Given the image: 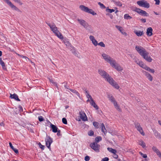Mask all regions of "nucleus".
<instances>
[{
  "label": "nucleus",
  "mask_w": 161,
  "mask_h": 161,
  "mask_svg": "<svg viewBox=\"0 0 161 161\" xmlns=\"http://www.w3.org/2000/svg\"><path fill=\"white\" fill-rule=\"evenodd\" d=\"M101 128L102 131L103 132L105 135H106L107 133V131L103 123H102L101 125Z\"/></svg>",
  "instance_id": "obj_24"
},
{
  "label": "nucleus",
  "mask_w": 161,
  "mask_h": 161,
  "mask_svg": "<svg viewBox=\"0 0 161 161\" xmlns=\"http://www.w3.org/2000/svg\"><path fill=\"white\" fill-rule=\"evenodd\" d=\"M107 15H108V14H107ZM108 16H109V17L110 18V19H113V15H112L111 14H108Z\"/></svg>",
  "instance_id": "obj_58"
},
{
  "label": "nucleus",
  "mask_w": 161,
  "mask_h": 161,
  "mask_svg": "<svg viewBox=\"0 0 161 161\" xmlns=\"http://www.w3.org/2000/svg\"><path fill=\"white\" fill-rule=\"evenodd\" d=\"M115 27L120 31L122 34L125 36H127V33L125 32L124 30L122 27L120 26L116 25Z\"/></svg>",
  "instance_id": "obj_16"
},
{
  "label": "nucleus",
  "mask_w": 161,
  "mask_h": 161,
  "mask_svg": "<svg viewBox=\"0 0 161 161\" xmlns=\"http://www.w3.org/2000/svg\"><path fill=\"white\" fill-rule=\"evenodd\" d=\"M108 150L110 152L112 153L113 154L116 153L117 151L116 150L112 148L108 147Z\"/></svg>",
  "instance_id": "obj_30"
},
{
  "label": "nucleus",
  "mask_w": 161,
  "mask_h": 161,
  "mask_svg": "<svg viewBox=\"0 0 161 161\" xmlns=\"http://www.w3.org/2000/svg\"><path fill=\"white\" fill-rule=\"evenodd\" d=\"M137 64L143 69H144L145 70L148 71L151 73H153L154 72V69H150L149 67L147 66L142 61H140Z\"/></svg>",
  "instance_id": "obj_7"
},
{
  "label": "nucleus",
  "mask_w": 161,
  "mask_h": 161,
  "mask_svg": "<svg viewBox=\"0 0 161 161\" xmlns=\"http://www.w3.org/2000/svg\"><path fill=\"white\" fill-rule=\"evenodd\" d=\"M103 58L107 63L110 64L113 68H114L118 71H122L123 69V68L120 65L117 63L116 60L108 55L105 53L102 54Z\"/></svg>",
  "instance_id": "obj_1"
},
{
  "label": "nucleus",
  "mask_w": 161,
  "mask_h": 161,
  "mask_svg": "<svg viewBox=\"0 0 161 161\" xmlns=\"http://www.w3.org/2000/svg\"><path fill=\"white\" fill-rule=\"evenodd\" d=\"M155 2V4L158 5L160 4V1L159 0H154Z\"/></svg>",
  "instance_id": "obj_49"
},
{
  "label": "nucleus",
  "mask_w": 161,
  "mask_h": 161,
  "mask_svg": "<svg viewBox=\"0 0 161 161\" xmlns=\"http://www.w3.org/2000/svg\"><path fill=\"white\" fill-rule=\"evenodd\" d=\"M4 1L12 8L13 10L19 11V9L14 5L9 0H4Z\"/></svg>",
  "instance_id": "obj_10"
},
{
  "label": "nucleus",
  "mask_w": 161,
  "mask_h": 161,
  "mask_svg": "<svg viewBox=\"0 0 161 161\" xmlns=\"http://www.w3.org/2000/svg\"><path fill=\"white\" fill-rule=\"evenodd\" d=\"M23 58L24 59L26 60V61H27L28 60L29 61H30V60L29 58H28L26 56H25V57H23Z\"/></svg>",
  "instance_id": "obj_54"
},
{
  "label": "nucleus",
  "mask_w": 161,
  "mask_h": 161,
  "mask_svg": "<svg viewBox=\"0 0 161 161\" xmlns=\"http://www.w3.org/2000/svg\"><path fill=\"white\" fill-rule=\"evenodd\" d=\"M50 81L53 84H55V83L52 80L50 79Z\"/></svg>",
  "instance_id": "obj_60"
},
{
  "label": "nucleus",
  "mask_w": 161,
  "mask_h": 161,
  "mask_svg": "<svg viewBox=\"0 0 161 161\" xmlns=\"http://www.w3.org/2000/svg\"><path fill=\"white\" fill-rule=\"evenodd\" d=\"M124 18L126 19H132V17L130 16L128 14H125L124 16Z\"/></svg>",
  "instance_id": "obj_36"
},
{
  "label": "nucleus",
  "mask_w": 161,
  "mask_h": 161,
  "mask_svg": "<svg viewBox=\"0 0 161 161\" xmlns=\"http://www.w3.org/2000/svg\"><path fill=\"white\" fill-rule=\"evenodd\" d=\"M38 119L40 122L44 120V118L41 116H39L38 117Z\"/></svg>",
  "instance_id": "obj_42"
},
{
  "label": "nucleus",
  "mask_w": 161,
  "mask_h": 161,
  "mask_svg": "<svg viewBox=\"0 0 161 161\" xmlns=\"http://www.w3.org/2000/svg\"><path fill=\"white\" fill-rule=\"evenodd\" d=\"M142 57L148 62H151L152 61V59L150 56L148 55V53L147 52Z\"/></svg>",
  "instance_id": "obj_14"
},
{
  "label": "nucleus",
  "mask_w": 161,
  "mask_h": 161,
  "mask_svg": "<svg viewBox=\"0 0 161 161\" xmlns=\"http://www.w3.org/2000/svg\"><path fill=\"white\" fill-rule=\"evenodd\" d=\"M62 122L64 124H67V121L66 119L64 118L62 119Z\"/></svg>",
  "instance_id": "obj_43"
},
{
  "label": "nucleus",
  "mask_w": 161,
  "mask_h": 161,
  "mask_svg": "<svg viewBox=\"0 0 161 161\" xmlns=\"http://www.w3.org/2000/svg\"><path fill=\"white\" fill-rule=\"evenodd\" d=\"M158 123L161 126V121L159 120L158 121Z\"/></svg>",
  "instance_id": "obj_61"
},
{
  "label": "nucleus",
  "mask_w": 161,
  "mask_h": 161,
  "mask_svg": "<svg viewBox=\"0 0 161 161\" xmlns=\"http://www.w3.org/2000/svg\"><path fill=\"white\" fill-rule=\"evenodd\" d=\"M109 160V158L108 157H105L102 159L101 161H108Z\"/></svg>",
  "instance_id": "obj_46"
},
{
  "label": "nucleus",
  "mask_w": 161,
  "mask_h": 161,
  "mask_svg": "<svg viewBox=\"0 0 161 161\" xmlns=\"http://www.w3.org/2000/svg\"><path fill=\"white\" fill-rule=\"evenodd\" d=\"M0 64L2 65L3 69H6L5 66L4 62L2 60V58H0Z\"/></svg>",
  "instance_id": "obj_33"
},
{
  "label": "nucleus",
  "mask_w": 161,
  "mask_h": 161,
  "mask_svg": "<svg viewBox=\"0 0 161 161\" xmlns=\"http://www.w3.org/2000/svg\"><path fill=\"white\" fill-rule=\"evenodd\" d=\"M139 154L143 158H146L147 157V155L146 154H143L142 152H139Z\"/></svg>",
  "instance_id": "obj_41"
},
{
  "label": "nucleus",
  "mask_w": 161,
  "mask_h": 161,
  "mask_svg": "<svg viewBox=\"0 0 161 161\" xmlns=\"http://www.w3.org/2000/svg\"><path fill=\"white\" fill-rule=\"evenodd\" d=\"M135 125L136 128L137 130L139 131V132L142 135L144 136L145 133L144 132L143 129L142 127H141L139 123H135Z\"/></svg>",
  "instance_id": "obj_11"
},
{
  "label": "nucleus",
  "mask_w": 161,
  "mask_h": 161,
  "mask_svg": "<svg viewBox=\"0 0 161 161\" xmlns=\"http://www.w3.org/2000/svg\"><path fill=\"white\" fill-rule=\"evenodd\" d=\"M89 39L92 41V43L94 46H96L97 45L98 42L93 36H89Z\"/></svg>",
  "instance_id": "obj_15"
},
{
  "label": "nucleus",
  "mask_w": 161,
  "mask_h": 161,
  "mask_svg": "<svg viewBox=\"0 0 161 161\" xmlns=\"http://www.w3.org/2000/svg\"><path fill=\"white\" fill-rule=\"evenodd\" d=\"M115 108L119 111H121V109L120 108L119 105L117 103V102H115L114 104Z\"/></svg>",
  "instance_id": "obj_26"
},
{
  "label": "nucleus",
  "mask_w": 161,
  "mask_h": 161,
  "mask_svg": "<svg viewBox=\"0 0 161 161\" xmlns=\"http://www.w3.org/2000/svg\"><path fill=\"white\" fill-rule=\"evenodd\" d=\"M136 49L142 56L147 52L145 49L141 46H136Z\"/></svg>",
  "instance_id": "obj_8"
},
{
  "label": "nucleus",
  "mask_w": 161,
  "mask_h": 161,
  "mask_svg": "<svg viewBox=\"0 0 161 161\" xmlns=\"http://www.w3.org/2000/svg\"><path fill=\"white\" fill-rule=\"evenodd\" d=\"M91 147L96 152H99L100 145L96 142L92 143L90 145Z\"/></svg>",
  "instance_id": "obj_9"
},
{
  "label": "nucleus",
  "mask_w": 161,
  "mask_h": 161,
  "mask_svg": "<svg viewBox=\"0 0 161 161\" xmlns=\"http://www.w3.org/2000/svg\"><path fill=\"white\" fill-rule=\"evenodd\" d=\"M10 97L12 99H14L17 101H20V100L19 98L18 95L16 94H10Z\"/></svg>",
  "instance_id": "obj_20"
},
{
  "label": "nucleus",
  "mask_w": 161,
  "mask_h": 161,
  "mask_svg": "<svg viewBox=\"0 0 161 161\" xmlns=\"http://www.w3.org/2000/svg\"><path fill=\"white\" fill-rule=\"evenodd\" d=\"M137 4L140 6L146 8H148L150 7L149 4L145 0L138 1L136 2Z\"/></svg>",
  "instance_id": "obj_6"
},
{
  "label": "nucleus",
  "mask_w": 161,
  "mask_h": 161,
  "mask_svg": "<svg viewBox=\"0 0 161 161\" xmlns=\"http://www.w3.org/2000/svg\"><path fill=\"white\" fill-rule=\"evenodd\" d=\"M69 90L73 93L77 95L79 97H80V95L79 92L76 90L69 89Z\"/></svg>",
  "instance_id": "obj_31"
},
{
  "label": "nucleus",
  "mask_w": 161,
  "mask_h": 161,
  "mask_svg": "<svg viewBox=\"0 0 161 161\" xmlns=\"http://www.w3.org/2000/svg\"><path fill=\"white\" fill-rule=\"evenodd\" d=\"M108 98L109 100L113 104L116 102L113 96L111 95H108Z\"/></svg>",
  "instance_id": "obj_22"
},
{
  "label": "nucleus",
  "mask_w": 161,
  "mask_h": 161,
  "mask_svg": "<svg viewBox=\"0 0 161 161\" xmlns=\"http://www.w3.org/2000/svg\"><path fill=\"white\" fill-rule=\"evenodd\" d=\"M142 9H140V8H136V7L135 8H134V9L133 10L134 11L137 12L139 14H140V13L142 11Z\"/></svg>",
  "instance_id": "obj_34"
},
{
  "label": "nucleus",
  "mask_w": 161,
  "mask_h": 161,
  "mask_svg": "<svg viewBox=\"0 0 161 161\" xmlns=\"http://www.w3.org/2000/svg\"><path fill=\"white\" fill-rule=\"evenodd\" d=\"M106 11L107 12L109 13H112L113 12H114L115 11V10L114 9H110L108 8V7H107L106 9Z\"/></svg>",
  "instance_id": "obj_37"
},
{
  "label": "nucleus",
  "mask_w": 161,
  "mask_h": 161,
  "mask_svg": "<svg viewBox=\"0 0 161 161\" xmlns=\"http://www.w3.org/2000/svg\"><path fill=\"white\" fill-rule=\"evenodd\" d=\"M19 108V110L20 111H23V108L21 106H19L18 107Z\"/></svg>",
  "instance_id": "obj_56"
},
{
  "label": "nucleus",
  "mask_w": 161,
  "mask_h": 161,
  "mask_svg": "<svg viewBox=\"0 0 161 161\" xmlns=\"http://www.w3.org/2000/svg\"><path fill=\"white\" fill-rule=\"evenodd\" d=\"M138 143L139 145L141 146L143 148L146 147L145 143L142 140H139L138 141Z\"/></svg>",
  "instance_id": "obj_27"
},
{
  "label": "nucleus",
  "mask_w": 161,
  "mask_h": 161,
  "mask_svg": "<svg viewBox=\"0 0 161 161\" xmlns=\"http://www.w3.org/2000/svg\"><path fill=\"white\" fill-rule=\"evenodd\" d=\"M46 145L48 148H50L51 144L53 142L52 139L49 136H47L45 139Z\"/></svg>",
  "instance_id": "obj_12"
},
{
  "label": "nucleus",
  "mask_w": 161,
  "mask_h": 161,
  "mask_svg": "<svg viewBox=\"0 0 161 161\" xmlns=\"http://www.w3.org/2000/svg\"><path fill=\"white\" fill-rule=\"evenodd\" d=\"M14 1V2L18 3L20 5H21L23 4L20 0H15Z\"/></svg>",
  "instance_id": "obj_47"
},
{
  "label": "nucleus",
  "mask_w": 161,
  "mask_h": 161,
  "mask_svg": "<svg viewBox=\"0 0 161 161\" xmlns=\"http://www.w3.org/2000/svg\"><path fill=\"white\" fill-rule=\"evenodd\" d=\"M134 60L135 62L137 64L138 63V62H139L140 61L139 59L136 58H134Z\"/></svg>",
  "instance_id": "obj_52"
},
{
  "label": "nucleus",
  "mask_w": 161,
  "mask_h": 161,
  "mask_svg": "<svg viewBox=\"0 0 161 161\" xmlns=\"http://www.w3.org/2000/svg\"><path fill=\"white\" fill-rule=\"evenodd\" d=\"M88 135L90 136H92L94 135V132L92 130H90L89 132H88Z\"/></svg>",
  "instance_id": "obj_45"
},
{
  "label": "nucleus",
  "mask_w": 161,
  "mask_h": 161,
  "mask_svg": "<svg viewBox=\"0 0 161 161\" xmlns=\"http://www.w3.org/2000/svg\"><path fill=\"white\" fill-rule=\"evenodd\" d=\"M50 123V127L52 129V131L54 133H56L58 131V128L56 127V126L52 124L51 123Z\"/></svg>",
  "instance_id": "obj_18"
},
{
  "label": "nucleus",
  "mask_w": 161,
  "mask_h": 161,
  "mask_svg": "<svg viewBox=\"0 0 161 161\" xmlns=\"http://www.w3.org/2000/svg\"><path fill=\"white\" fill-rule=\"evenodd\" d=\"M140 14L145 16H149V14L147 13L146 12L142 10L141 11Z\"/></svg>",
  "instance_id": "obj_29"
},
{
  "label": "nucleus",
  "mask_w": 161,
  "mask_h": 161,
  "mask_svg": "<svg viewBox=\"0 0 161 161\" xmlns=\"http://www.w3.org/2000/svg\"><path fill=\"white\" fill-rule=\"evenodd\" d=\"M85 160L86 161H88L90 160V157L88 156H86L85 158Z\"/></svg>",
  "instance_id": "obj_50"
},
{
  "label": "nucleus",
  "mask_w": 161,
  "mask_h": 161,
  "mask_svg": "<svg viewBox=\"0 0 161 161\" xmlns=\"http://www.w3.org/2000/svg\"><path fill=\"white\" fill-rule=\"evenodd\" d=\"M64 87H65V88H67V89H69V88L68 87H67V86H66V85H65V86H64Z\"/></svg>",
  "instance_id": "obj_64"
},
{
  "label": "nucleus",
  "mask_w": 161,
  "mask_h": 161,
  "mask_svg": "<svg viewBox=\"0 0 161 161\" xmlns=\"http://www.w3.org/2000/svg\"><path fill=\"white\" fill-rule=\"evenodd\" d=\"M87 102H90L91 100L90 99H88L87 100Z\"/></svg>",
  "instance_id": "obj_63"
},
{
  "label": "nucleus",
  "mask_w": 161,
  "mask_h": 161,
  "mask_svg": "<svg viewBox=\"0 0 161 161\" xmlns=\"http://www.w3.org/2000/svg\"><path fill=\"white\" fill-rule=\"evenodd\" d=\"M73 53H74V54L76 56H77L78 55V54L77 53H76V52L75 51H74V52H73Z\"/></svg>",
  "instance_id": "obj_59"
},
{
  "label": "nucleus",
  "mask_w": 161,
  "mask_h": 161,
  "mask_svg": "<svg viewBox=\"0 0 161 161\" xmlns=\"http://www.w3.org/2000/svg\"><path fill=\"white\" fill-rule=\"evenodd\" d=\"M140 20L143 23H145L146 22V19H141Z\"/></svg>",
  "instance_id": "obj_53"
},
{
  "label": "nucleus",
  "mask_w": 161,
  "mask_h": 161,
  "mask_svg": "<svg viewBox=\"0 0 161 161\" xmlns=\"http://www.w3.org/2000/svg\"><path fill=\"white\" fill-rule=\"evenodd\" d=\"M64 43L67 46H69L70 45V43L68 41H64Z\"/></svg>",
  "instance_id": "obj_44"
},
{
  "label": "nucleus",
  "mask_w": 161,
  "mask_h": 161,
  "mask_svg": "<svg viewBox=\"0 0 161 161\" xmlns=\"http://www.w3.org/2000/svg\"><path fill=\"white\" fill-rule=\"evenodd\" d=\"M90 103L92 106H93L96 110L98 109V107L97 105L96 104L94 101L93 100L92 101H91Z\"/></svg>",
  "instance_id": "obj_25"
},
{
  "label": "nucleus",
  "mask_w": 161,
  "mask_h": 161,
  "mask_svg": "<svg viewBox=\"0 0 161 161\" xmlns=\"http://www.w3.org/2000/svg\"><path fill=\"white\" fill-rule=\"evenodd\" d=\"M80 9L82 11L86 13L90 14L93 15H97V13L92 9L88 8L84 5H80L79 6Z\"/></svg>",
  "instance_id": "obj_4"
},
{
  "label": "nucleus",
  "mask_w": 161,
  "mask_h": 161,
  "mask_svg": "<svg viewBox=\"0 0 161 161\" xmlns=\"http://www.w3.org/2000/svg\"><path fill=\"white\" fill-rule=\"evenodd\" d=\"M153 29L151 27H149L148 28L147 30L146 33L147 35L149 36H152L153 35Z\"/></svg>",
  "instance_id": "obj_19"
},
{
  "label": "nucleus",
  "mask_w": 161,
  "mask_h": 161,
  "mask_svg": "<svg viewBox=\"0 0 161 161\" xmlns=\"http://www.w3.org/2000/svg\"><path fill=\"white\" fill-rule=\"evenodd\" d=\"M98 4L100 6L101 8L102 9L106 8V7L105 6L100 2L98 3Z\"/></svg>",
  "instance_id": "obj_38"
},
{
  "label": "nucleus",
  "mask_w": 161,
  "mask_h": 161,
  "mask_svg": "<svg viewBox=\"0 0 161 161\" xmlns=\"http://www.w3.org/2000/svg\"><path fill=\"white\" fill-rule=\"evenodd\" d=\"M18 55L20 56L22 58H23V57H25V56H23L22 55H20L19 54H18Z\"/></svg>",
  "instance_id": "obj_62"
},
{
  "label": "nucleus",
  "mask_w": 161,
  "mask_h": 161,
  "mask_svg": "<svg viewBox=\"0 0 161 161\" xmlns=\"http://www.w3.org/2000/svg\"><path fill=\"white\" fill-rule=\"evenodd\" d=\"M47 24L50 27L52 31L58 38L61 40L63 39L64 37L62 35L58 29V28L54 24H51L50 23H47Z\"/></svg>",
  "instance_id": "obj_3"
},
{
  "label": "nucleus",
  "mask_w": 161,
  "mask_h": 161,
  "mask_svg": "<svg viewBox=\"0 0 161 161\" xmlns=\"http://www.w3.org/2000/svg\"><path fill=\"white\" fill-rule=\"evenodd\" d=\"M40 147L42 149H44V146L43 145H42L40 143H39V145Z\"/></svg>",
  "instance_id": "obj_51"
},
{
  "label": "nucleus",
  "mask_w": 161,
  "mask_h": 161,
  "mask_svg": "<svg viewBox=\"0 0 161 161\" xmlns=\"http://www.w3.org/2000/svg\"><path fill=\"white\" fill-rule=\"evenodd\" d=\"M79 115L80 118L83 121L87 120V118L86 114L83 111H80L79 112Z\"/></svg>",
  "instance_id": "obj_13"
},
{
  "label": "nucleus",
  "mask_w": 161,
  "mask_h": 161,
  "mask_svg": "<svg viewBox=\"0 0 161 161\" xmlns=\"http://www.w3.org/2000/svg\"><path fill=\"white\" fill-rule=\"evenodd\" d=\"M77 21L85 29L87 30H90L91 26L85 20L82 19H78Z\"/></svg>",
  "instance_id": "obj_5"
},
{
  "label": "nucleus",
  "mask_w": 161,
  "mask_h": 161,
  "mask_svg": "<svg viewBox=\"0 0 161 161\" xmlns=\"http://www.w3.org/2000/svg\"><path fill=\"white\" fill-rule=\"evenodd\" d=\"M98 123L97 122H94L93 123V125L96 128H98Z\"/></svg>",
  "instance_id": "obj_40"
},
{
  "label": "nucleus",
  "mask_w": 161,
  "mask_h": 161,
  "mask_svg": "<svg viewBox=\"0 0 161 161\" xmlns=\"http://www.w3.org/2000/svg\"><path fill=\"white\" fill-rule=\"evenodd\" d=\"M113 157L115 158H118V155L116 153H115L114 154Z\"/></svg>",
  "instance_id": "obj_55"
},
{
  "label": "nucleus",
  "mask_w": 161,
  "mask_h": 161,
  "mask_svg": "<svg viewBox=\"0 0 161 161\" xmlns=\"http://www.w3.org/2000/svg\"><path fill=\"white\" fill-rule=\"evenodd\" d=\"M152 149L155 153H156L157 154L159 157L161 158V153L156 147H153Z\"/></svg>",
  "instance_id": "obj_17"
},
{
  "label": "nucleus",
  "mask_w": 161,
  "mask_h": 161,
  "mask_svg": "<svg viewBox=\"0 0 161 161\" xmlns=\"http://www.w3.org/2000/svg\"><path fill=\"white\" fill-rule=\"evenodd\" d=\"M57 135L58 136H59L60 135V131L59 130H58V131H57Z\"/></svg>",
  "instance_id": "obj_57"
},
{
  "label": "nucleus",
  "mask_w": 161,
  "mask_h": 161,
  "mask_svg": "<svg viewBox=\"0 0 161 161\" xmlns=\"http://www.w3.org/2000/svg\"><path fill=\"white\" fill-rule=\"evenodd\" d=\"M134 32L138 36H142L143 34V31H138L137 30H135L134 31Z\"/></svg>",
  "instance_id": "obj_23"
},
{
  "label": "nucleus",
  "mask_w": 161,
  "mask_h": 161,
  "mask_svg": "<svg viewBox=\"0 0 161 161\" xmlns=\"http://www.w3.org/2000/svg\"><path fill=\"white\" fill-rule=\"evenodd\" d=\"M85 93L86 97L88 99H90L91 101H92L93 100V99L92 97V96L91 95H90L89 92H88L86 90H85Z\"/></svg>",
  "instance_id": "obj_21"
},
{
  "label": "nucleus",
  "mask_w": 161,
  "mask_h": 161,
  "mask_svg": "<svg viewBox=\"0 0 161 161\" xmlns=\"http://www.w3.org/2000/svg\"><path fill=\"white\" fill-rule=\"evenodd\" d=\"M98 73L115 88L117 89H119V86L118 84L105 71L102 69H99L98 70Z\"/></svg>",
  "instance_id": "obj_2"
},
{
  "label": "nucleus",
  "mask_w": 161,
  "mask_h": 161,
  "mask_svg": "<svg viewBox=\"0 0 161 161\" xmlns=\"http://www.w3.org/2000/svg\"><path fill=\"white\" fill-rule=\"evenodd\" d=\"M100 46L104 47H105V44L103 42H100L99 43H98V45Z\"/></svg>",
  "instance_id": "obj_39"
},
{
  "label": "nucleus",
  "mask_w": 161,
  "mask_h": 161,
  "mask_svg": "<svg viewBox=\"0 0 161 161\" xmlns=\"http://www.w3.org/2000/svg\"><path fill=\"white\" fill-rule=\"evenodd\" d=\"M115 3L116 5L119 6H121L122 5V3L119 2H116Z\"/></svg>",
  "instance_id": "obj_48"
},
{
  "label": "nucleus",
  "mask_w": 161,
  "mask_h": 161,
  "mask_svg": "<svg viewBox=\"0 0 161 161\" xmlns=\"http://www.w3.org/2000/svg\"><path fill=\"white\" fill-rule=\"evenodd\" d=\"M145 75L147 77L150 81H152L153 78L150 74L147 72H145Z\"/></svg>",
  "instance_id": "obj_28"
},
{
  "label": "nucleus",
  "mask_w": 161,
  "mask_h": 161,
  "mask_svg": "<svg viewBox=\"0 0 161 161\" xmlns=\"http://www.w3.org/2000/svg\"><path fill=\"white\" fill-rule=\"evenodd\" d=\"M9 146L10 147L12 148V149L14 151V152L16 153H18V151L17 149L15 148L13 146L12 143L11 142H9Z\"/></svg>",
  "instance_id": "obj_32"
},
{
  "label": "nucleus",
  "mask_w": 161,
  "mask_h": 161,
  "mask_svg": "<svg viewBox=\"0 0 161 161\" xmlns=\"http://www.w3.org/2000/svg\"><path fill=\"white\" fill-rule=\"evenodd\" d=\"M102 140V138L101 136H97L95 138V141L96 142H95L97 143L99 141H101Z\"/></svg>",
  "instance_id": "obj_35"
}]
</instances>
